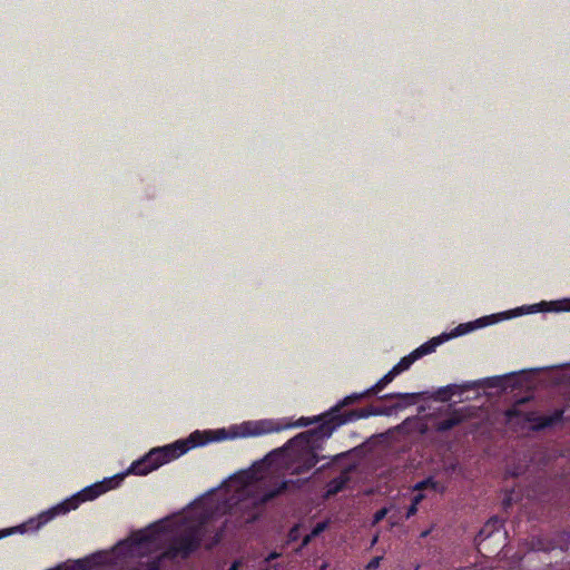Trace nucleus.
<instances>
[{"label":"nucleus","instance_id":"nucleus-1","mask_svg":"<svg viewBox=\"0 0 570 570\" xmlns=\"http://www.w3.org/2000/svg\"><path fill=\"white\" fill-rule=\"evenodd\" d=\"M396 374L390 370L375 385L362 393H353L344 397L338 404H336L331 412L326 415L328 420L322 421L314 429L307 430L292 438L286 443V449L292 452V473L302 474L308 472L314 468L321 458L317 452L322 449V442L330 438L333 431L347 422L356 421L360 419H366L372 415H383L387 412L379 406L368 405L363 409L350 410L345 413H341L343 406L351 405L364 397L382 391L389 383L395 379Z\"/></svg>","mask_w":570,"mask_h":570},{"label":"nucleus","instance_id":"nucleus-2","mask_svg":"<svg viewBox=\"0 0 570 570\" xmlns=\"http://www.w3.org/2000/svg\"><path fill=\"white\" fill-rule=\"evenodd\" d=\"M212 439L205 432L195 431L187 439L171 444L151 449L141 459L131 463L128 472L136 475H147L164 464L184 455L190 449L207 444Z\"/></svg>","mask_w":570,"mask_h":570},{"label":"nucleus","instance_id":"nucleus-3","mask_svg":"<svg viewBox=\"0 0 570 570\" xmlns=\"http://www.w3.org/2000/svg\"><path fill=\"white\" fill-rule=\"evenodd\" d=\"M121 480H122V475H119V476H114L110 479H105L101 482L89 485V487L82 489L81 491H79L77 494L72 495L71 498L57 504L56 507L40 513L37 519H30L28 521L27 525L30 529L37 530L40 527L48 523L49 521H51L55 517H57L59 514L68 513L71 510H76L80 503L90 501V500H95L102 493L115 488Z\"/></svg>","mask_w":570,"mask_h":570},{"label":"nucleus","instance_id":"nucleus-4","mask_svg":"<svg viewBox=\"0 0 570 570\" xmlns=\"http://www.w3.org/2000/svg\"><path fill=\"white\" fill-rule=\"evenodd\" d=\"M474 541L478 551L483 557L491 558L499 554L507 541V531H503V520L499 517L489 519L480 529Z\"/></svg>","mask_w":570,"mask_h":570},{"label":"nucleus","instance_id":"nucleus-5","mask_svg":"<svg viewBox=\"0 0 570 570\" xmlns=\"http://www.w3.org/2000/svg\"><path fill=\"white\" fill-rule=\"evenodd\" d=\"M203 541L199 529H193L176 538L174 542L163 552L166 559L180 557L187 559L193 552L199 549Z\"/></svg>","mask_w":570,"mask_h":570},{"label":"nucleus","instance_id":"nucleus-6","mask_svg":"<svg viewBox=\"0 0 570 570\" xmlns=\"http://www.w3.org/2000/svg\"><path fill=\"white\" fill-rule=\"evenodd\" d=\"M289 483H291V481H282L274 488L268 489V490L259 493L257 497H255L252 501V504L254 505V510L246 518V522L255 521L259 517L262 508L267 502L272 501L274 498L284 493L288 489Z\"/></svg>","mask_w":570,"mask_h":570},{"label":"nucleus","instance_id":"nucleus-7","mask_svg":"<svg viewBox=\"0 0 570 570\" xmlns=\"http://www.w3.org/2000/svg\"><path fill=\"white\" fill-rule=\"evenodd\" d=\"M564 411L557 409L550 415H540L537 412H527L523 414L524 421L531 424L533 431H542L548 428H552L563 420Z\"/></svg>","mask_w":570,"mask_h":570},{"label":"nucleus","instance_id":"nucleus-8","mask_svg":"<svg viewBox=\"0 0 570 570\" xmlns=\"http://www.w3.org/2000/svg\"><path fill=\"white\" fill-rule=\"evenodd\" d=\"M383 400L399 399L400 402L394 405L395 409H404L420 401V393H389L382 396Z\"/></svg>","mask_w":570,"mask_h":570},{"label":"nucleus","instance_id":"nucleus-9","mask_svg":"<svg viewBox=\"0 0 570 570\" xmlns=\"http://www.w3.org/2000/svg\"><path fill=\"white\" fill-rule=\"evenodd\" d=\"M448 338H449L448 334H442L440 336L433 337L430 341L422 344L421 346H419L417 348H415L413 351V353L415 354L416 358L419 360L422 356L434 352L435 348L439 345H441L442 343H444Z\"/></svg>","mask_w":570,"mask_h":570},{"label":"nucleus","instance_id":"nucleus-10","mask_svg":"<svg viewBox=\"0 0 570 570\" xmlns=\"http://www.w3.org/2000/svg\"><path fill=\"white\" fill-rule=\"evenodd\" d=\"M558 547L556 542L547 537L539 535L531 539V549L535 551L549 552Z\"/></svg>","mask_w":570,"mask_h":570},{"label":"nucleus","instance_id":"nucleus-11","mask_svg":"<svg viewBox=\"0 0 570 570\" xmlns=\"http://www.w3.org/2000/svg\"><path fill=\"white\" fill-rule=\"evenodd\" d=\"M350 478L346 472H342L338 476L332 479L327 484V495H335L341 492Z\"/></svg>","mask_w":570,"mask_h":570},{"label":"nucleus","instance_id":"nucleus-12","mask_svg":"<svg viewBox=\"0 0 570 570\" xmlns=\"http://www.w3.org/2000/svg\"><path fill=\"white\" fill-rule=\"evenodd\" d=\"M461 422H462V417L459 414L454 413L450 417L439 421L435 424V430L438 432L443 433V432L450 431L453 428L458 426Z\"/></svg>","mask_w":570,"mask_h":570},{"label":"nucleus","instance_id":"nucleus-13","mask_svg":"<svg viewBox=\"0 0 570 570\" xmlns=\"http://www.w3.org/2000/svg\"><path fill=\"white\" fill-rule=\"evenodd\" d=\"M487 320H488V317L479 318L476 321V323H478L476 327L488 325L489 322ZM474 328H475V325L473 323L460 324L458 327H455L454 333H452L451 335H448V336L450 338L453 336L463 335Z\"/></svg>","mask_w":570,"mask_h":570},{"label":"nucleus","instance_id":"nucleus-14","mask_svg":"<svg viewBox=\"0 0 570 570\" xmlns=\"http://www.w3.org/2000/svg\"><path fill=\"white\" fill-rule=\"evenodd\" d=\"M416 356L413 352H411L409 355L402 357L397 364H395L392 367V371L396 374H401L402 372L406 371L415 361Z\"/></svg>","mask_w":570,"mask_h":570},{"label":"nucleus","instance_id":"nucleus-15","mask_svg":"<svg viewBox=\"0 0 570 570\" xmlns=\"http://www.w3.org/2000/svg\"><path fill=\"white\" fill-rule=\"evenodd\" d=\"M439 482L435 481L432 476H429L413 485V491L422 492L425 489L438 490Z\"/></svg>","mask_w":570,"mask_h":570},{"label":"nucleus","instance_id":"nucleus-16","mask_svg":"<svg viewBox=\"0 0 570 570\" xmlns=\"http://www.w3.org/2000/svg\"><path fill=\"white\" fill-rule=\"evenodd\" d=\"M224 537V527L217 529L209 542L205 544L207 550H212L214 547L220 543Z\"/></svg>","mask_w":570,"mask_h":570},{"label":"nucleus","instance_id":"nucleus-17","mask_svg":"<svg viewBox=\"0 0 570 570\" xmlns=\"http://www.w3.org/2000/svg\"><path fill=\"white\" fill-rule=\"evenodd\" d=\"M315 421H317L316 417L309 419V417L302 416L296 422L286 424L285 428H303V426H307V425L312 424Z\"/></svg>","mask_w":570,"mask_h":570},{"label":"nucleus","instance_id":"nucleus-18","mask_svg":"<svg viewBox=\"0 0 570 570\" xmlns=\"http://www.w3.org/2000/svg\"><path fill=\"white\" fill-rule=\"evenodd\" d=\"M163 559H166V558L163 557V554H161L153 560H149L145 564L144 570H160Z\"/></svg>","mask_w":570,"mask_h":570},{"label":"nucleus","instance_id":"nucleus-19","mask_svg":"<svg viewBox=\"0 0 570 570\" xmlns=\"http://www.w3.org/2000/svg\"><path fill=\"white\" fill-rule=\"evenodd\" d=\"M328 523L326 521L318 522L311 531V537H318L322 532H324L327 528Z\"/></svg>","mask_w":570,"mask_h":570},{"label":"nucleus","instance_id":"nucleus-20","mask_svg":"<svg viewBox=\"0 0 570 570\" xmlns=\"http://www.w3.org/2000/svg\"><path fill=\"white\" fill-rule=\"evenodd\" d=\"M382 557H374L367 564L366 570H376L380 567Z\"/></svg>","mask_w":570,"mask_h":570},{"label":"nucleus","instance_id":"nucleus-21","mask_svg":"<svg viewBox=\"0 0 570 570\" xmlns=\"http://www.w3.org/2000/svg\"><path fill=\"white\" fill-rule=\"evenodd\" d=\"M386 513H387L386 508L377 510L374 514V522H380L381 520H383L385 518Z\"/></svg>","mask_w":570,"mask_h":570},{"label":"nucleus","instance_id":"nucleus-22","mask_svg":"<svg viewBox=\"0 0 570 570\" xmlns=\"http://www.w3.org/2000/svg\"><path fill=\"white\" fill-rule=\"evenodd\" d=\"M425 495L420 491L416 493L411 501V504L417 505L424 500Z\"/></svg>","mask_w":570,"mask_h":570},{"label":"nucleus","instance_id":"nucleus-23","mask_svg":"<svg viewBox=\"0 0 570 570\" xmlns=\"http://www.w3.org/2000/svg\"><path fill=\"white\" fill-rule=\"evenodd\" d=\"M417 512V505L410 504V507L406 510L405 518L410 519L411 517L415 515Z\"/></svg>","mask_w":570,"mask_h":570},{"label":"nucleus","instance_id":"nucleus-24","mask_svg":"<svg viewBox=\"0 0 570 570\" xmlns=\"http://www.w3.org/2000/svg\"><path fill=\"white\" fill-rule=\"evenodd\" d=\"M505 414H507L508 419H512L514 416L521 415V412L518 409L513 407V409L508 410Z\"/></svg>","mask_w":570,"mask_h":570},{"label":"nucleus","instance_id":"nucleus-25","mask_svg":"<svg viewBox=\"0 0 570 570\" xmlns=\"http://www.w3.org/2000/svg\"><path fill=\"white\" fill-rule=\"evenodd\" d=\"M313 539L314 537H311V533L306 534L302 540L301 548L307 547Z\"/></svg>","mask_w":570,"mask_h":570},{"label":"nucleus","instance_id":"nucleus-26","mask_svg":"<svg viewBox=\"0 0 570 570\" xmlns=\"http://www.w3.org/2000/svg\"><path fill=\"white\" fill-rule=\"evenodd\" d=\"M240 566H242V561H239V560H235V561L230 564V567H229V569H228V570H239Z\"/></svg>","mask_w":570,"mask_h":570},{"label":"nucleus","instance_id":"nucleus-27","mask_svg":"<svg viewBox=\"0 0 570 570\" xmlns=\"http://www.w3.org/2000/svg\"><path fill=\"white\" fill-rule=\"evenodd\" d=\"M296 533H297V527L292 528L291 531H289V538L292 540H295L296 539Z\"/></svg>","mask_w":570,"mask_h":570},{"label":"nucleus","instance_id":"nucleus-28","mask_svg":"<svg viewBox=\"0 0 570 570\" xmlns=\"http://www.w3.org/2000/svg\"><path fill=\"white\" fill-rule=\"evenodd\" d=\"M511 502H512L511 497H507V498L503 500V507H504V508L510 507V505H511Z\"/></svg>","mask_w":570,"mask_h":570},{"label":"nucleus","instance_id":"nucleus-29","mask_svg":"<svg viewBox=\"0 0 570 570\" xmlns=\"http://www.w3.org/2000/svg\"><path fill=\"white\" fill-rule=\"evenodd\" d=\"M429 533H430V531H429V530L423 531V532L421 533V537H422V538H425V537H428V535H429Z\"/></svg>","mask_w":570,"mask_h":570},{"label":"nucleus","instance_id":"nucleus-30","mask_svg":"<svg viewBox=\"0 0 570 570\" xmlns=\"http://www.w3.org/2000/svg\"><path fill=\"white\" fill-rule=\"evenodd\" d=\"M277 557H278V554H277L276 552H273V553H271V556H269V558H268V559H275V558H277Z\"/></svg>","mask_w":570,"mask_h":570},{"label":"nucleus","instance_id":"nucleus-31","mask_svg":"<svg viewBox=\"0 0 570 570\" xmlns=\"http://www.w3.org/2000/svg\"><path fill=\"white\" fill-rule=\"evenodd\" d=\"M449 397H450V396L448 395V396L442 397V400H443V401H446Z\"/></svg>","mask_w":570,"mask_h":570},{"label":"nucleus","instance_id":"nucleus-32","mask_svg":"<svg viewBox=\"0 0 570 570\" xmlns=\"http://www.w3.org/2000/svg\"><path fill=\"white\" fill-rule=\"evenodd\" d=\"M242 505H243V507H247V502H246V501H244V502L242 503Z\"/></svg>","mask_w":570,"mask_h":570},{"label":"nucleus","instance_id":"nucleus-33","mask_svg":"<svg viewBox=\"0 0 570 570\" xmlns=\"http://www.w3.org/2000/svg\"><path fill=\"white\" fill-rule=\"evenodd\" d=\"M4 535H6V533H1V534H0V539H1V538H3Z\"/></svg>","mask_w":570,"mask_h":570},{"label":"nucleus","instance_id":"nucleus-34","mask_svg":"<svg viewBox=\"0 0 570 570\" xmlns=\"http://www.w3.org/2000/svg\"><path fill=\"white\" fill-rule=\"evenodd\" d=\"M564 309H566V311H570V307H566Z\"/></svg>","mask_w":570,"mask_h":570},{"label":"nucleus","instance_id":"nucleus-35","mask_svg":"<svg viewBox=\"0 0 570 570\" xmlns=\"http://www.w3.org/2000/svg\"><path fill=\"white\" fill-rule=\"evenodd\" d=\"M569 540H570V533H569Z\"/></svg>","mask_w":570,"mask_h":570}]
</instances>
